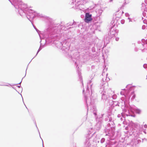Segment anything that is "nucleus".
Instances as JSON below:
<instances>
[{
	"instance_id": "1",
	"label": "nucleus",
	"mask_w": 147,
	"mask_h": 147,
	"mask_svg": "<svg viewBox=\"0 0 147 147\" xmlns=\"http://www.w3.org/2000/svg\"><path fill=\"white\" fill-rule=\"evenodd\" d=\"M14 6L16 9H17L18 13L22 16H23L22 14L24 13L27 19L30 21L34 29L37 32L40 38L41 36L40 31L32 24V21L33 19L37 17H45L44 16L41 14L36 13L33 10L30 9L26 4L24 3L20 0H8Z\"/></svg>"
},
{
	"instance_id": "2",
	"label": "nucleus",
	"mask_w": 147,
	"mask_h": 147,
	"mask_svg": "<svg viewBox=\"0 0 147 147\" xmlns=\"http://www.w3.org/2000/svg\"><path fill=\"white\" fill-rule=\"evenodd\" d=\"M73 22H69L64 26L61 25L59 24H55L52 21H50L49 28L45 32L46 37L47 39L59 40L60 37L57 33L61 30H66L71 28L69 27L73 26Z\"/></svg>"
},
{
	"instance_id": "3",
	"label": "nucleus",
	"mask_w": 147,
	"mask_h": 147,
	"mask_svg": "<svg viewBox=\"0 0 147 147\" xmlns=\"http://www.w3.org/2000/svg\"><path fill=\"white\" fill-rule=\"evenodd\" d=\"M117 22V20H113L111 21V27L110 29L109 32L107 35L105 39V43H106V44H108L110 40V39L113 37L117 35L118 32L119 30L117 29H115L114 27L115 26V23Z\"/></svg>"
},
{
	"instance_id": "4",
	"label": "nucleus",
	"mask_w": 147,
	"mask_h": 147,
	"mask_svg": "<svg viewBox=\"0 0 147 147\" xmlns=\"http://www.w3.org/2000/svg\"><path fill=\"white\" fill-rule=\"evenodd\" d=\"M103 84L102 85V87H101L100 91L102 100L105 102L107 104L109 103L110 104V94L113 92L111 89L105 90V88L104 89Z\"/></svg>"
},
{
	"instance_id": "5",
	"label": "nucleus",
	"mask_w": 147,
	"mask_h": 147,
	"mask_svg": "<svg viewBox=\"0 0 147 147\" xmlns=\"http://www.w3.org/2000/svg\"><path fill=\"white\" fill-rule=\"evenodd\" d=\"M104 115V114H101L96 118L97 123L94 126V128L96 130L99 131L101 129Z\"/></svg>"
},
{
	"instance_id": "6",
	"label": "nucleus",
	"mask_w": 147,
	"mask_h": 147,
	"mask_svg": "<svg viewBox=\"0 0 147 147\" xmlns=\"http://www.w3.org/2000/svg\"><path fill=\"white\" fill-rule=\"evenodd\" d=\"M71 38V36H70L62 41V51H64L63 53H67L69 51L70 46L69 42Z\"/></svg>"
},
{
	"instance_id": "7",
	"label": "nucleus",
	"mask_w": 147,
	"mask_h": 147,
	"mask_svg": "<svg viewBox=\"0 0 147 147\" xmlns=\"http://www.w3.org/2000/svg\"><path fill=\"white\" fill-rule=\"evenodd\" d=\"M95 134V132L92 134L91 133L88 134V136H87V137L84 143L83 147H90L91 143H90V140Z\"/></svg>"
},
{
	"instance_id": "8",
	"label": "nucleus",
	"mask_w": 147,
	"mask_h": 147,
	"mask_svg": "<svg viewBox=\"0 0 147 147\" xmlns=\"http://www.w3.org/2000/svg\"><path fill=\"white\" fill-rule=\"evenodd\" d=\"M105 132L106 133V135L108 136L111 138L113 137L115 134L114 129L109 128L108 129L106 128Z\"/></svg>"
},
{
	"instance_id": "9",
	"label": "nucleus",
	"mask_w": 147,
	"mask_h": 147,
	"mask_svg": "<svg viewBox=\"0 0 147 147\" xmlns=\"http://www.w3.org/2000/svg\"><path fill=\"white\" fill-rule=\"evenodd\" d=\"M92 20V15L88 12L86 13L84 19V21L86 23H89L91 22Z\"/></svg>"
},
{
	"instance_id": "10",
	"label": "nucleus",
	"mask_w": 147,
	"mask_h": 147,
	"mask_svg": "<svg viewBox=\"0 0 147 147\" xmlns=\"http://www.w3.org/2000/svg\"><path fill=\"white\" fill-rule=\"evenodd\" d=\"M84 101L86 104V107L87 109V111H88V106L92 105L91 102V98L89 99L88 98V97L85 95H84Z\"/></svg>"
},
{
	"instance_id": "11",
	"label": "nucleus",
	"mask_w": 147,
	"mask_h": 147,
	"mask_svg": "<svg viewBox=\"0 0 147 147\" xmlns=\"http://www.w3.org/2000/svg\"><path fill=\"white\" fill-rule=\"evenodd\" d=\"M100 143L104 147H112L111 145H110L107 143L104 138H102L101 139Z\"/></svg>"
},
{
	"instance_id": "12",
	"label": "nucleus",
	"mask_w": 147,
	"mask_h": 147,
	"mask_svg": "<svg viewBox=\"0 0 147 147\" xmlns=\"http://www.w3.org/2000/svg\"><path fill=\"white\" fill-rule=\"evenodd\" d=\"M92 79L91 80H90L89 81V82L88 83L87 85V88H86V92H87V93H89V94H90V91L89 90V88L88 86L89 85H90V86L91 95L92 94V84H91V83L92 82Z\"/></svg>"
},
{
	"instance_id": "13",
	"label": "nucleus",
	"mask_w": 147,
	"mask_h": 147,
	"mask_svg": "<svg viewBox=\"0 0 147 147\" xmlns=\"http://www.w3.org/2000/svg\"><path fill=\"white\" fill-rule=\"evenodd\" d=\"M128 122V125L133 127V128H137V127L138 126V125H140L139 124L137 123H134L132 121H129Z\"/></svg>"
},
{
	"instance_id": "14",
	"label": "nucleus",
	"mask_w": 147,
	"mask_h": 147,
	"mask_svg": "<svg viewBox=\"0 0 147 147\" xmlns=\"http://www.w3.org/2000/svg\"><path fill=\"white\" fill-rule=\"evenodd\" d=\"M78 69H77V72L78 73V76L79 79L80 81L82 84V85H83V80L82 76L81 75V73L79 69V67H78Z\"/></svg>"
},
{
	"instance_id": "15",
	"label": "nucleus",
	"mask_w": 147,
	"mask_h": 147,
	"mask_svg": "<svg viewBox=\"0 0 147 147\" xmlns=\"http://www.w3.org/2000/svg\"><path fill=\"white\" fill-rule=\"evenodd\" d=\"M125 99L124 98H121V100L122 101H124V104L125 103H128L129 102V100L130 98V96H125Z\"/></svg>"
},
{
	"instance_id": "16",
	"label": "nucleus",
	"mask_w": 147,
	"mask_h": 147,
	"mask_svg": "<svg viewBox=\"0 0 147 147\" xmlns=\"http://www.w3.org/2000/svg\"><path fill=\"white\" fill-rule=\"evenodd\" d=\"M107 126L108 128L114 129L115 125L113 121L108 123L107 124Z\"/></svg>"
},
{
	"instance_id": "17",
	"label": "nucleus",
	"mask_w": 147,
	"mask_h": 147,
	"mask_svg": "<svg viewBox=\"0 0 147 147\" xmlns=\"http://www.w3.org/2000/svg\"><path fill=\"white\" fill-rule=\"evenodd\" d=\"M112 93H111V94H110V103H111L112 102H113V99H115L117 97V96L115 94H114L113 95H112Z\"/></svg>"
},
{
	"instance_id": "18",
	"label": "nucleus",
	"mask_w": 147,
	"mask_h": 147,
	"mask_svg": "<svg viewBox=\"0 0 147 147\" xmlns=\"http://www.w3.org/2000/svg\"><path fill=\"white\" fill-rule=\"evenodd\" d=\"M136 139L134 138L132 139L130 142V144L133 146H136L137 145Z\"/></svg>"
},
{
	"instance_id": "19",
	"label": "nucleus",
	"mask_w": 147,
	"mask_h": 147,
	"mask_svg": "<svg viewBox=\"0 0 147 147\" xmlns=\"http://www.w3.org/2000/svg\"><path fill=\"white\" fill-rule=\"evenodd\" d=\"M56 47L62 50V42H58L56 44Z\"/></svg>"
},
{
	"instance_id": "20",
	"label": "nucleus",
	"mask_w": 147,
	"mask_h": 147,
	"mask_svg": "<svg viewBox=\"0 0 147 147\" xmlns=\"http://www.w3.org/2000/svg\"><path fill=\"white\" fill-rule=\"evenodd\" d=\"M120 119L121 121H123V123L124 124L127 125V124H128V123H126V121H125V115H124L123 116H122V117L120 118Z\"/></svg>"
},
{
	"instance_id": "21",
	"label": "nucleus",
	"mask_w": 147,
	"mask_h": 147,
	"mask_svg": "<svg viewBox=\"0 0 147 147\" xmlns=\"http://www.w3.org/2000/svg\"><path fill=\"white\" fill-rule=\"evenodd\" d=\"M113 114L111 115H109V122H110L113 121Z\"/></svg>"
},
{
	"instance_id": "22",
	"label": "nucleus",
	"mask_w": 147,
	"mask_h": 147,
	"mask_svg": "<svg viewBox=\"0 0 147 147\" xmlns=\"http://www.w3.org/2000/svg\"><path fill=\"white\" fill-rule=\"evenodd\" d=\"M136 130L134 129V128L132 127L130 130V131L129 132V134L130 135H132L135 132V131Z\"/></svg>"
},
{
	"instance_id": "23",
	"label": "nucleus",
	"mask_w": 147,
	"mask_h": 147,
	"mask_svg": "<svg viewBox=\"0 0 147 147\" xmlns=\"http://www.w3.org/2000/svg\"><path fill=\"white\" fill-rule=\"evenodd\" d=\"M134 111H135L136 113L138 114H140L141 112V110L140 109L137 108H135L134 109Z\"/></svg>"
},
{
	"instance_id": "24",
	"label": "nucleus",
	"mask_w": 147,
	"mask_h": 147,
	"mask_svg": "<svg viewBox=\"0 0 147 147\" xmlns=\"http://www.w3.org/2000/svg\"><path fill=\"white\" fill-rule=\"evenodd\" d=\"M131 95H132V97L131 98V100L134 99L136 97V95L134 94V91H132L131 92Z\"/></svg>"
},
{
	"instance_id": "25",
	"label": "nucleus",
	"mask_w": 147,
	"mask_h": 147,
	"mask_svg": "<svg viewBox=\"0 0 147 147\" xmlns=\"http://www.w3.org/2000/svg\"><path fill=\"white\" fill-rule=\"evenodd\" d=\"M73 26H78V27H79V24H78L79 22H76L74 21V20H73Z\"/></svg>"
},
{
	"instance_id": "26",
	"label": "nucleus",
	"mask_w": 147,
	"mask_h": 147,
	"mask_svg": "<svg viewBox=\"0 0 147 147\" xmlns=\"http://www.w3.org/2000/svg\"><path fill=\"white\" fill-rule=\"evenodd\" d=\"M27 69L26 70V73H25V76L22 78V79L21 81L19 83H18V84H14V85H18V84H20L22 82V79H23L25 77V76H26V71H27Z\"/></svg>"
},
{
	"instance_id": "27",
	"label": "nucleus",
	"mask_w": 147,
	"mask_h": 147,
	"mask_svg": "<svg viewBox=\"0 0 147 147\" xmlns=\"http://www.w3.org/2000/svg\"><path fill=\"white\" fill-rule=\"evenodd\" d=\"M75 55H77V58H79V54L78 52H77L73 55V57L74 58H75Z\"/></svg>"
},
{
	"instance_id": "28",
	"label": "nucleus",
	"mask_w": 147,
	"mask_h": 147,
	"mask_svg": "<svg viewBox=\"0 0 147 147\" xmlns=\"http://www.w3.org/2000/svg\"><path fill=\"white\" fill-rule=\"evenodd\" d=\"M124 115V114L123 113H121V114H119L117 115V117L118 118H120L122 117V116H123Z\"/></svg>"
},
{
	"instance_id": "29",
	"label": "nucleus",
	"mask_w": 147,
	"mask_h": 147,
	"mask_svg": "<svg viewBox=\"0 0 147 147\" xmlns=\"http://www.w3.org/2000/svg\"><path fill=\"white\" fill-rule=\"evenodd\" d=\"M109 119V116H105V121H107Z\"/></svg>"
},
{
	"instance_id": "30",
	"label": "nucleus",
	"mask_w": 147,
	"mask_h": 147,
	"mask_svg": "<svg viewBox=\"0 0 147 147\" xmlns=\"http://www.w3.org/2000/svg\"><path fill=\"white\" fill-rule=\"evenodd\" d=\"M142 11H144V10L143 9H142ZM144 12L143 11V13H142V14H143V16L144 17H145L146 16V12H145L146 11H144ZM146 12H147L146 11Z\"/></svg>"
},
{
	"instance_id": "31",
	"label": "nucleus",
	"mask_w": 147,
	"mask_h": 147,
	"mask_svg": "<svg viewBox=\"0 0 147 147\" xmlns=\"http://www.w3.org/2000/svg\"><path fill=\"white\" fill-rule=\"evenodd\" d=\"M92 51L93 53H94L96 51V49L94 47H93L92 48Z\"/></svg>"
},
{
	"instance_id": "32",
	"label": "nucleus",
	"mask_w": 147,
	"mask_h": 147,
	"mask_svg": "<svg viewBox=\"0 0 147 147\" xmlns=\"http://www.w3.org/2000/svg\"><path fill=\"white\" fill-rule=\"evenodd\" d=\"M40 51V50L39 49H38V50L37 51V53L36 55L32 59V60H31V61H30L29 62V63L31 62V61L32 60V59H33L38 54V52Z\"/></svg>"
},
{
	"instance_id": "33",
	"label": "nucleus",
	"mask_w": 147,
	"mask_h": 147,
	"mask_svg": "<svg viewBox=\"0 0 147 147\" xmlns=\"http://www.w3.org/2000/svg\"><path fill=\"white\" fill-rule=\"evenodd\" d=\"M136 141H136L137 143V144H140L141 142V140L140 139H138V140L136 139Z\"/></svg>"
},
{
	"instance_id": "34",
	"label": "nucleus",
	"mask_w": 147,
	"mask_h": 147,
	"mask_svg": "<svg viewBox=\"0 0 147 147\" xmlns=\"http://www.w3.org/2000/svg\"><path fill=\"white\" fill-rule=\"evenodd\" d=\"M129 3V2H127V1H125V2L124 3L123 5V6H124V5H125L126 4H128Z\"/></svg>"
},
{
	"instance_id": "35",
	"label": "nucleus",
	"mask_w": 147,
	"mask_h": 147,
	"mask_svg": "<svg viewBox=\"0 0 147 147\" xmlns=\"http://www.w3.org/2000/svg\"><path fill=\"white\" fill-rule=\"evenodd\" d=\"M125 115L127 116H131V117H135L134 115H131L129 113L128 114H125Z\"/></svg>"
},
{
	"instance_id": "36",
	"label": "nucleus",
	"mask_w": 147,
	"mask_h": 147,
	"mask_svg": "<svg viewBox=\"0 0 147 147\" xmlns=\"http://www.w3.org/2000/svg\"><path fill=\"white\" fill-rule=\"evenodd\" d=\"M138 49L136 47H135L134 48V51L136 52H137L138 51Z\"/></svg>"
},
{
	"instance_id": "37",
	"label": "nucleus",
	"mask_w": 147,
	"mask_h": 147,
	"mask_svg": "<svg viewBox=\"0 0 147 147\" xmlns=\"http://www.w3.org/2000/svg\"><path fill=\"white\" fill-rule=\"evenodd\" d=\"M125 15L126 17H129V14L127 13H125Z\"/></svg>"
},
{
	"instance_id": "38",
	"label": "nucleus",
	"mask_w": 147,
	"mask_h": 147,
	"mask_svg": "<svg viewBox=\"0 0 147 147\" xmlns=\"http://www.w3.org/2000/svg\"><path fill=\"white\" fill-rule=\"evenodd\" d=\"M146 26L145 25H143L142 26V29H145L146 28Z\"/></svg>"
},
{
	"instance_id": "39",
	"label": "nucleus",
	"mask_w": 147,
	"mask_h": 147,
	"mask_svg": "<svg viewBox=\"0 0 147 147\" xmlns=\"http://www.w3.org/2000/svg\"><path fill=\"white\" fill-rule=\"evenodd\" d=\"M73 61L75 62V64L76 65V68H77L78 67V65L77 64V62L76 61H75L74 60H73Z\"/></svg>"
},
{
	"instance_id": "40",
	"label": "nucleus",
	"mask_w": 147,
	"mask_h": 147,
	"mask_svg": "<svg viewBox=\"0 0 147 147\" xmlns=\"http://www.w3.org/2000/svg\"><path fill=\"white\" fill-rule=\"evenodd\" d=\"M121 23L122 24H123L124 23V20H121Z\"/></svg>"
},
{
	"instance_id": "41",
	"label": "nucleus",
	"mask_w": 147,
	"mask_h": 147,
	"mask_svg": "<svg viewBox=\"0 0 147 147\" xmlns=\"http://www.w3.org/2000/svg\"><path fill=\"white\" fill-rule=\"evenodd\" d=\"M147 139L145 138H144L143 139H142V142H143L144 141H146Z\"/></svg>"
},
{
	"instance_id": "42",
	"label": "nucleus",
	"mask_w": 147,
	"mask_h": 147,
	"mask_svg": "<svg viewBox=\"0 0 147 147\" xmlns=\"http://www.w3.org/2000/svg\"><path fill=\"white\" fill-rule=\"evenodd\" d=\"M39 49L40 50L42 49V48L41 47V43H40V46L39 48Z\"/></svg>"
},
{
	"instance_id": "43",
	"label": "nucleus",
	"mask_w": 147,
	"mask_h": 147,
	"mask_svg": "<svg viewBox=\"0 0 147 147\" xmlns=\"http://www.w3.org/2000/svg\"><path fill=\"white\" fill-rule=\"evenodd\" d=\"M17 87L19 88H20L21 87V86L20 85H18V86H17ZM21 88H22V87H21Z\"/></svg>"
},
{
	"instance_id": "44",
	"label": "nucleus",
	"mask_w": 147,
	"mask_h": 147,
	"mask_svg": "<svg viewBox=\"0 0 147 147\" xmlns=\"http://www.w3.org/2000/svg\"><path fill=\"white\" fill-rule=\"evenodd\" d=\"M143 132L145 134H146V129H144L143 130Z\"/></svg>"
},
{
	"instance_id": "45",
	"label": "nucleus",
	"mask_w": 147,
	"mask_h": 147,
	"mask_svg": "<svg viewBox=\"0 0 147 147\" xmlns=\"http://www.w3.org/2000/svg\"><path fill=\"white\" fill-rule=\"evenodd\" d=\"M119 40V38H118V37H116L115 38V40H116V41H118Z\"/></svg>"
},
{
	"instance_id": "46",
	"label": "nucleus",
	"mask_w": 147,
	"mask_h": 147,
	"mask_svg": "<svg viewBox=\"0 0 147 147\" xmlns=\"http://www.w3.org/2000/svg\"><path fill=\"white\" fill-rule=\"evenodd\" d=\"M76 0H73V1L72 2L71 4L72 3L74 4V2H76Z\"/></svg>"
},
{
	"instance_id": "47",
	"label": "nucleus",
	"mask_w": 147,
	"mask_h": 147,
	"mask_svg": "<svg viewBox=\"0 0 147 147\" xmlns=\"http://www.w3.org/2000/svg\"><path fill=\"white\" fill-rule=\"evenodd\" d=\"M144 2L145 4L146 5H147V0H145Z\"/></svg>"
},
{
	"instance_id": "48",
	"label": "nucleus",
	"mask_w": 147,
	"mask_h": 147,
	"mask_svg": "<svg viewBox=\"0 0 147 147\" xmlns=\"http://www.w3.org/2000/svg\"><path fill=\"white\" fill-rule=\"evenodd\" d=\"M144 127L145 128H147V125L146 124L144 125Z\"/></svg>"
},
{
	"instance_id": "49",
	"label": "nucleus",
	"mask_w": 147,
	"mask_h": 147,
	"mask_svg": "<svg viewBox=\"0 0 147 147\" xmlns=\"http://www.w3.org/2000/svg\"><path fill=\"white\" fill-rule=\"evenodd\" d=\"M93 113H94V115L96 117V115H97V113H96V112H94Z\"/></svg>"
},
{
	"instance_id": "50",
	"label": "nucleus",
	"mask_w": 147,
	"mask_h": 147,
	"mask_svg": "<svg viewBox=\"0 0 147 147\" xmlns=\"http://www.w3.org/2000/svg\"><path fill=\"white\" fill-rule=\"evenodd\" d=\"M35 123L36 126V127L37 128V129H38V132H39V134H40V132H39V130H38V127H37V126L36 124V122L35 121Z\"/></svg>"
},
{
	"instance_id": "51",
	"label": "nucleus",
	"mask_w": 147,
	"mask_h": 147,
	"mask_svg": "<svg viewBox=\"0 0 147 147\" xmlns=\"http://www.w3.org/2000/svg\"><path fill=\"white\" fill-rule=\"evenodd\" d=\"M130 85H129V84H128V85H127L126 86V88H128V87L130 86Z\"/></svg>"
},
{
	"instance_id": "52",
	"label": "nucleus",
	"mask_w": 147,
	"mask_h": 147,
	"mask_svg": "<svg viewBox=\"0 0 147 147\" xmlns=\"http://www.w3.org/2000/svg\"><path fill=\"white\" fill-rule=\"evenodd\" d=\"M132 88V87L131 86H130L129 88V89H128V91H130L131 90V88Z\"/></svg>"
},
{
	"instance_id": "53",
	"label": "nucleus",
	"mask_w": 147,
	"mask_h": 147,
	"mask_svg": "<svg viewBox=\"0 0 147 147\" xmlns=\"http://www.w3.org/2000/svg\"><path fill=\"white\" fill-rule=\"evenodd\" d=\"M44 47V45H42L41 44V47L42 48H42H43Z\"/></svg>"
},
{
	"instance_id": "54",
	"label": "nucleus",
	"mask_w": 147,
	"mask_h": 147,
	"mask_svg": "<svg viewBox=\"0 0 147 147\" xmlns=\"http://www.w3.org/2000/svg\"><path fill=\"white\" fill-rule=\"evenodd\" d=\"M116 106H119V103L118 102H117V104L115 105Z\"/></svg>"
},
{
	"instance_id": "55",
	"label": "nucleus",
	"mask_w": 147,
	"mask_h": 147,
	"mask_svg": "<svg viewBox=\"0 0 147 147\" xmlns=\"http://www.w3.org/2000/svg\"><path fill=\"white\" fill-rule=\"evenodd\" d=\"M120 94H121V95H123V93L122 92H120Z\"/></svg>"
},
{
	"instance_id": "56",
	"label": "nucleus",
	"mask_w": 147,
	"mask_h": 147,
	"mask_svg": "<svg viewBox=\"0 0 147 147\" xmlns=\"http://www.w3.org/2000/svg\"><path fill=\"white\" fill-rule=\"evenodd\" d=\"M81 17L82 18H83V17H84V15H81Z\"/></svg>"
},
{
	"instance_id": "57",
	"label": "nucleus",
	"mask_w": 147,
	"mask_h": 147,
	"mask_svg": "<svg viewBox=\"0 0 147 147\" xmlns=\"http://www.w3.org/2000/svg\"><path fill=\"white\" fill-rule=\"evenodd\" d=\"M1 86H8V85H1Z\"/></svg>"
},
{
	"instance_id": "58",
	"label": "nucleus",
	"mask_w": 147,
	"mask_h": 147,
	"mask_svg": "<svg viewBox=\"0 0 147 147\" xmlns=\"http://www.w3.org/2000/svg\"><path fill=\"white\" fill-rule=\"evenodd\" d=\"M84 89H83V91H82V93H83V94L84 93Z\"/></svg>"
},
{
	"instance_id": "59",
	"label": "nucleus",
	"mask_w": 147,
	"mask_h": 147,
	"mask_svg": "<svg viewBox=\"0 0 147 147\" xmlns=\"http://www.w3.org/2000/svg\"><path fill=\"white\" fill-rule=\"evenodd\" d=\"M109 0V2H111L113 1V0Z\"/></svg>"
},
{
	"instance_id": "60",
	"label": "nucleus",
	"mask_w": 147,
	"mask_h": 147,
	"mask_svg": "<svg viewBox=\"0 0 147 147\" xmlns=\"http://www.w3.org/2000/svg\"><path fill=\"white\" fill-rule=\"evenodd\" d=\"M94 66L92 65V69H93V68H94Z\"/></svg>"
},
{
	"instance_id": "61",
	"label": "nucleus",
	"mask_w": 147,
	"mask_h": 147,
	"mask_svg": "<svg viewBox=\"0 0 147 147\" xmlns=\"http://www.w3.org/2000/svg\"><path fill=\"white\" fill-rule=\"evenodd\" d=\"M12 88L16 90V91H17V90L16 89H15L14 87H12Z\"/></svg>"
},
{
	"instance_id": "62",
	"label": "nucleus",
	"mask_w": 147,
	"mask_h": 147,
	"mask_svg": "<svg viewBox=\"0 0 147 147\" xmlns=\"http://www.w3.org/2000/svg\"><path fill=\"white\" fill-rule=\"evenodd\" d=\"M132 45L135 46V43H133L132 44Z\"/></svg>"
},
{
	"instance_id": "63",
	"label": "nucleus",
	"mask_w": 147,
	"mask_h": 147,
	"mask_svg": "<svg viewBox=\"0 0 147 147\" xmlns=\"http://www.w3.org/2000/svg\"><path fill=\"white\" fill-rule=\"evenodd\" d=\"M144 49H141V51H142V52H143V50Z\"/></svg>"
},
{
	"instance_id": "64",
	"label": "nucleus",
	"mask_w": 147,
	"mask_h": 147,
	"mask_svg": "<svg viewBox=\"0 0 147 147\" xmlns=\"http://www.w3.org/2000/svg\"><path fill=\"white\" fill-rule=\"evenodd\" d=\"M128 19H129V20H131V19L129 18H128Z\"/></svg>"
}]
</instances>
